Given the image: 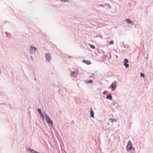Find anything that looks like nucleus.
Returning <instances> with one entry per match:
<instances>
[{
  "label": "nucleus",
  "instance_id": "nucleus-12",
  "mask_svg": "<svg viewBox=\"0 0 153 153\" xmlns=\"http://www.w3.org/2000/svg\"><path fill=\"white\" fill-rule=\"evenodd\" d=\"M90 113H91V116L92 117H94V112L93 111L92 108L90 110Z\"/></svg>",
  "mask_w": 153,
  "mask_h": 153
},
{
  "label": "nucleus",
  "instance_id": "nucleus-11",
  "mask_svg": "<svg viewBox=\"0 0 153 153\" xmlns=\"http://www.w3.org/2000/svg\"><path fill=\"white\" fill-rule=\"evenodd\" d=\"M109 120L111 123H113L114 122H116L117 121V120L114 118H110Z\"/></svg>",
  "mask_w": 153,
  "mask_h": 153
},
{
  "label": "nucleus",
  "instance_id": "nucleus-13",
  "mask_svg": "<svg viewBox=\"0 0 153 153\" xmlns=\"http://www.w3.org/2000/svg\"><path fill=\"white\" fill-rule=\"evenodd\" d=\"M30 50L32 51H33L34 52L35 51L36 49L35 47H32V46H30Z\"/></svg>",
  "mask_w": 153,
  "mask_h": 153
},
{
  "label": "nucleus",
  "instance_id": "nucleus-10",
  "mask_svg": "<svg viewBox=\"0 0 153 153\" xmlns=\"http://www.w3.org/2000/svg\"><path fill=\"white\" fill-rule=\"evenodd\" d=\"M106 98L107 99L111 100L112 99V97L111 94H108Z\"/></svg>",
  "mask_w": 153,
  "mask_h": 153
},
{
  "label": "nucleus",
  "instance_id": "nucleus-18",
  "mask_svg": "<svg viewBox=\"0 0 153 153\" xmlns=\"http://www.w3.org/2000/svg\"><path fill=\"white\" fill-rule=\"evenodd\" d=\"M140 76H143V77H144L145 76V75L144 74H143V73H140Z\"/></svg>",
  "mask_w": 153,
  "mask_h": 153
},
{
  "label": "nucleus",
  "instance_id": "nucleus-15",
  "mask_svg": "<svg viewBox=\"0 0 153 153\" xmlns=\"http://www.w3.org/2000/svg\"><path fill=\"white\" fill-rule=\"evenodd\" d=\"M90 47L93 49H95V46L94 45H90Z\"/></svg>",
  "mask_w": 153,
  "mask_h": 153
},
{
  "label": "nucleus",
  "instance_id": "nucleus-2",
  "mask_svg": "<svg viewBox=\"0 0 153 153\" xmlns=\"http://www.w3.org/2000/svg\"><path fill=\"white\" fill-rule=\"evenodd\" d=\"M46 121L48 123L50 124L51 126L53 125V123L52 121L47 115H46Z\"/></svg>",
  "mask_w": 153,
  "mask_h": 153
},
{
  "label": "nucleus",
  "instance_id": "nucleus-14",
  "mask_svg": "<svg viewBox=\"0 0 153 153\" xmlns=\"http://www.w3.org/2000/svg\"><path fill=\"white\" fill-rule=\"evenodd\" d=\"M31 152L33 153H39L38 152L34 150H31V149H29Z\"/></svg>",
  "mask_w": 153,
  "mask_h": 153
},
{
  "label": "nucleus",
  "instance_id": "nucleus-6",
  "mask_svg": "<svg viewBox=\"0 0 153 153\" xmlns=\"http://www.w3.org/2000/svg\"><path fill=\"white\" fill-rule=\"evenodd\" d=\"M82 62L88 65H90L91 63V61L89 60H82Z\"/></svg>",
  "mask_w": 153,
  "mask_h": 153
},
{
  "label": "nucleus",
  "instance_id": "nucleus-4",
  "mask_svg": "<svg viewBox=\"0 0 153 153\" xmlns=\"http://www.w3.org/2000/svg\"><path fill=\"white\" fill-rule=\"evenodd\" d=\"M117 85V83L115 81H114V82H112L111 84V88L112 91H114L116 89Z\"/></svg>",
  "mask_w": 153,
  "mask_h": 153
},
{
  "label": "nucleus",
  "instance_id": "nucleus-7",
  "mask_svg": "<svg viewBox=\"0 0 153 153\" xmlns=\"http://www.w3.org/2000/svg\"><path fill=\"white\" fill-rule=\"evenodd\" d=\"M78 74V73L76 72L72 71L71 73V76L76 77V75Z\"/></svg>",
  "mask_w": 153,
  "mask_h": 153
},
{
  "label": "nucleus",
  "instance_id": "nucleus-1",
  "mask_svg": "<svg viewBox=\"0 0 153 153\" xmlns=\"http://www.w3.org/2000/svg\"><path fill=\"white\" fill-rule=\"evenodd\" d=\"M132 148V146L131 142L129 141L128 142L126 147V149L127 151L131 150Z\"/></svg>",
  "mask_w": 153,
  "mask_h": 153
},
{
  "label": "nucleus",
  "instance_id": "nucleus-9",
  "mask_svg": "<svg viewBox=\"0 0 153 153\" xmlns=\"http://www.w3.org/2000/svg\"><path fill=\"white\" fill-rule=\"evenodd\" d=\"M126 22H128V23L131 24H133V22L131 21L130 19H127L126 20Z\"/></svg>",
  "mask_w": 153,
  "mask_h": 153
},
{
  "label": "nucleus",
  "instance_id": "nucleus-8",
  "mask_svg": "<svg viewBox=\"0 0 153 153\" xmlns=\"http://www.w3.org/2000/svg\"><path fill=\"white\" fill-rule=\"evenodd\" d=\"M37 110L38 112L39 113L41 116L43 118V119H44V117L43 115V113L41 111V110L39 108H38L37 109Z\"/></svg>",
  "mask_w": 153,
  "mask_h": 153
},
{
  "label": "nucleus",
  "instance_id": "nucleus-17",
  "mask_svg": "<svg viewBox=\"0 0 153 153\" xmlns=\"http://www.w3.org/2000/svg\"><path fill=\"white\" fill-rule=\"evenodd\" d=\"M114 41L113 40H111L110 42V44L112 45L114 44Z\"/></svg>",
  "mask_w": 153,
  "mask_h": 153
},
{
  "label": "nucleus",
  "instance_id": "nucleus-5",
  "mask_svg": "<svg viewBox=\"0 0 153 153\" xmlns=\"http://www.w3.org/2000/svg\"><path fill=\"white\" fill-rule=\"evenodd\" d=\"M124 61L123 63L124 64V65L125 67L126 68H128V65L127 63L128 62V61L127 59H125L124 60Z\"/></svg>",
  "mask_w": 153,
  "mask_h": 153
},
{
  "label": "nucleus",
  "instance_id": "nucleus-3",
  "mask_svg": "<svg viewBox=\"0 0 153 153\" xmlns=\"http://www.w3.org/2000/svg\"><path fill=\"white\" fill-rule=\"evenodd\" d=\"M45 56L46 58V60L48 62L50 61L51 59V55L47 53L45 54Z\"/></svg>",
  "mask_w": 153,
  "mask_h": 153
},
{
  "label": "nucleus",
  "instance_id": "nucleus-16",
  "mask_svg": "<svg viewBox=\"0 0 153 153\" xmlns=\"http://www.w3.org/2000/svg\"><path fill=\"white\" fill-rule=\"evenodd\" d=\"M92 82H93V81H92V80H90L89 81H86V83L87 84H88V83H92Z\"/></svg>",
  "mask_w": 153,
  "mask_h": 153
}]
</instances>
